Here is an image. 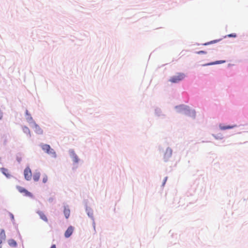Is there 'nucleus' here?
Segmentation results:
<instances>
[{"instance_id":"nucleus-1","label":"nucleus","mask_w":248,"mask_h":248,"mask_svg":"<svg viewBox=\"0 0 248 248\" xmlns=\"http://www.w3.org/2000/svg\"><path fill=\"white\" fill-rule=\"evenodd\" d=\"M41 147L42 149V150L47 153V154L50 155L51 156L53 157H56V154L54 150L51 148L50 146L46 144H43L41 145Z\"/></svg>"},{"instance_id":"nucleus-2","label":"nucleus","mask_w":248,"mask_h":248,"mask_svg":"<svg viewBox=\"0 0 248 248\" xmlns=\"http://www.w3.org/2000/svg\"><path fill=\"white\" fill-rule=\"evenodd\" d=\"M179 109L180 110L179 111L180 112H182V113L185 115L194 117L195 116V112L194 111H192L191 115L190 114V110L188 107L180 106L179 107Z\"/></svg>"},{"instance_id":"nucleus-3","label":"nucleus","mask_w":248,"mask_h":248,"mask_svg":"<svg viewBox=\"0 0 248 248\" xmlns=\"http://www.w3.org/2000/svg\"><path fill=\"white\" fill-rule=\"evenodd\" d=\"M185 75L183 73H178L176 75L172 77L170 81L172 83H177L183 79Z\"/></svg>"},{"instance_id":"nucleus-4","label":"nucleus","mask_w":248,"mask_h":248,"mask_svg":"<svg viewBox=\"0 0 248 248\" xmlns=\"http://www.w3.org/2000/svg\"><path fill=\"white\" fill-rule=\"evenodd\" d=\"M24 175L26 180L29 181L31 179L32 176L31 171L29 167L25 168L24 171Z\"/></svg>"},{"instance_id":"nucleus-5","label":"nucleus","mask_w":248,"mask_h":248,"mask_svg":"<svg viewBox=\"0 0 248 248\" xmlns=\"http://www.w3.org/2000/svg\"><path fill=\"white\" fill-rule=\"evenodd\" d=\"M17 189L18 190V191L21 193L24 194L25 196H29V197H31L32 195L29 192L28 190H27L24 188L18 186H17Z\"/></svg>"},{"instance_id":"nucleus-6","label":"nucleus","mask_w":248,"mask_h":248,"mask_svg":"<svg viewBox=\"0 0 248 248\" xmlns=\"http://www.w3.org/2000/svg\"><path fill=\"white\" fill-rule=\"evenodd\" d=\"M74 228L72 226H69L64 233V236L66 238L70 237L73 232Z\"/></svg>"},{"instance_id":"nucleus-7","label":"nucleus","mask_w":248,"mask_h":248,"mask_svg":"<svg viewBox=\"0 0 248 248\" xmlns=\"http://www.w3.org/2000/svg\"><path fill=\"white\" fill-rule=\"evenodd\" d=\"M37 213L38 214V215L40 216V217L42 220H43L44 221L46 222H48L47 218L44 212L41 211H38L37 212Z\"/></svg>"},{"instance_id":"nucleus-8","label":"nucleus","mask_w":248,"mask_h":248,"mask_svg":"<svg viewBox=\"0 0 248 248\" xmlns=\"http://www.w3.org/2000/svg\"><path fill=\"white\" fill-rule=\"evenodd\" d=\"M172 155V150L170 148H167L166 149L165 155L164 158L166 160H167Z\"/></svg>"},{"instance_id":"nucleus-9","label":"nucleus","mask_w":248,"mask_h":248,"mask_svg":"<svg viewBox=\"0 0 248 248\" xmlns=\"http://www.w3.org/2000/svg\"><path fill=\"white\" fill-rule=\"evenodd\" d=\"M236 126V125L225 126V125H224L222 124H220L219 125V127L220 129L221 130H226V129H232V128H234V127H235Z\"/></svg>"},{"instance_id":"nucleus-10","label":"nucleus","mask_w":248,"mask_h":248,"mask_svg":"<svg viewBox=\"0 0 248 248\" xmlns=\"http://www.w3.org/2000/svg\"><path fill=\"white\" fill-rule=\"evenodd\" d=\"M63 213L66 218H68L69 217L70 214V210L68 207H64Z\"/></svg>"},{"instance_id":"nucleus-11","label":"nucleus","mask_w":248,"mask_h":248,"mask_svg":"<svg viewBox=\"0 0 248 248\" xmlns=\"http://www.w3.org/2000/svg\"><path fill=\"white\" fill-rule=\"evenodd\" d=\"M5 233L3 230H1L0 232V245L2 243V240L5 239Z\"/></svg>"},{"instance_id":"nucleus-12","label":"nucleus","mask_w":248,"mask_h":248,"mask_svg":"<svg viewBox=\"0 0 248 248\" xmlns=\"http://www.w3.org/2000/svg\"><path fill=\"white\" fill-rule=\"evenodd\" d=\"M1 172L3 174H4L7 177H9L10 176V174L9 172V170L5 168H2L1 169Z\"/></svg>"},{"instance_id":"nucleus-13","label":"nucleus","mask_w":248,"mask_h":248,"mask_svg":"<svg viewBox=\"0 0 248 248\" xmlns=\"http://www.w3.org/2000/svg\"><path fill=\"white\" fill-rule=\"evenodd\" d=\"M40 173L39 172H36L34 173L33 175V179L35 181H38L39 180Z\"/></svg>"},{"instance_id":"nucleus-14","label":"nucleus","mask_w":248,"mask_h":248,"mask_svg":"<svg viewBox=\"0 0 248 248\" xmlns=\"http://www.w3.org/2000/svg\"><path fill=\"white\" fill-rule=\"evenodd\" d=\"M225 62H226L225 61H216L215 62H211V63H209L206 64L204 65H209L221 64V63H225Z\"/></svg>"},{"instance_id":"nucleus-15","label":"nucleus","mask_w":248,"mask_h":248,"mask_svg":"<svg viewBox=\"0 0 248 248\" xmlns=\"http://www.w3.org/2000/svg\"><path fill=\"white\" fill-rule=\"evenodd\" d=\"M72 159H73V161L75 162V163H78V156H77V155L75 154L74 153H73L72 154Z\"/></svg>"},{"instance_id":"nucleus-16","label":"nucleus","mask_w":248,"mask_h":248,"mask_svg":"<svg viewBox=\"0 0 248 248\" xmlns=\"http://www.w3.org/2000/svg\"><path fill=\"white\" fill-rule=\"evenodd\" d=\"M9 244L10 246L13 247H16V242L14 240H11L9 242Z\"/></svg>"},{"instance_id":"nucleus-17","label":"nucleus","mask_w":248,"mask_h":248,"mask_svg":"<svg viewBox=\"0 0 248 248\" xmlns=\"http://www.w3.org/2000/svg\"><path fill=\"white\" fill-rule=\"evenodd\" d=\"M47 181V176L46 175H44L43 178V182L46 183Z\"/></svg>"},{"instance_id":"nucleus-18","label":"nucleus","mask_w":248,"mask_h":248,"mask_svg":"<svg viewBox=\"0 0 248 248\" xmlns=\"http://www.w3.org/2000/svg\"><path fill=\"white\" fill-rule=\"evenodd\" d=\"M198 54H206V52L204 51H199L196 52Z\"/></svg>"},{"instance_id":"nucleus-19","label":"nucleus","mask_w":248,"mask_h":248,"mask_svg":"<svg viewBox=\"0 0 248 248\" xmlns=\"http://www.w3.org/2000/svg\"><path fill=\"white\" fill-rule=\"evenodd\" d=\"M23 130L25 132H28V133H30V130L28 128V127H26L25 126L24 128H23Z\"/></svg>"},{"instance_id":"nucleus-20","label":"nucleus","mask_w":248,"mask_h":248,"mask_svg":"<svg viewBox=\"0 0 248 248\" xmlns=\"http://www.w3.org/2000/svg\"><path fill=\"white\" fill-rule=\"evenodd\" d=\"M228 36L229 37H235L236 36V35L235 33H232V34H230L228 35Z\"/></svg>"},{"instance_id":"nucleus-21","label":"nucleus","mask_w":248,"mask_h":248,"mask_svg":"<svg viewBox=\"0 0 248 248\" xmlns=\"http://www.w3.org/2000/svg\"><path fill=\"white\" fill-rule=\"evenodd\" d=\"M217 42V40H214L213 41H211L210 42H209V43H205L204 44V45H209L210 44H212V43H216Z\"/></svg>"},{"instance_id":"nucleus-22","label":"nucleus","mask_w":248,"mask_h":248,"mask_svg":"<svg viewBox=\"0 0 248 248\" xmlns=\"http://www.w3.org/2000/svg\"><path fill=\"white\" fill-rule=\"evenodd\" d=\"M167 180V177H165V179H164V182H163V186H164Z\"/></svg>"},{"instance_id":"nucleus-23","label":"nucleus","mask_w":248,"mask_h":248,"mask_svg":"<svg viewBox=\"0 0 248 248\" xmlns=\"http://www.w3.org/2000/svg\"><path fill=\"white\" fill-rule=\"evenodd\" d=\"M50 248H56V245H54H54H52L51 246V247H50Z\"/></svg>"},{"instance_id":"nucleus-24","label":"nucleus","mask_w":248,"mask_h":248,"mask_svg":"<svg viewBox=\"0 0 248 248\" xmlns=\"http://www.w3.org/2000/svg\"><path fill=\"white\" fill-rule=\"evenodd\" d=\"M93 226L94 230L95 231V224L94 222L93 223Z\"/></svg>"},{"instance_id":"nucleus-25","label":"nucleus","mask_w":248,"mask_h":248,"mask_svg":"<svg viewBox=\"0 0 248 248\" xmlns=\"http://www.w3.org/2000/svg\"><path fill=\"white\" fill-rule=\"evenodd\" d=\"M17 160H18V162H20V160H21V159L20 158H18Z\"/></svg>"},{"instance_id":"nucleus-26","label":"nucleus","mask_w":248,"mask_h":248,"mask_svg":"<svg viewBox=\"0 0 248 248\" xmlns=\"http://www.w3.org/2000/svg\"><path fill=\"white\" fill-rule=\"evenodd\" d=\"M42 133H43L42 130L40 129V133L42 134Z\"/></svg>"},{"instance_id":"nucleus-27","label":"nucleus","mask_w":248,"mask_h":248,"mask_svg":"<svg viewBox=\"0 0 248 248\" xmlns=\"http://www.w3.org/2000/svg\"><path fill=\"white\" fill-rule=\"evenodd\" d=\"M26 114H27V115H29L28 110L26 111Z\"/></svg>"},{"instance_id":"nucleus-28","label":"nucleus","mask_w":248,"mask_h":248,"mask_svg":"<svg viewBox=\"0 0 248 248\" xmlns=\"http://www.w3.org/2000/svg\"><path fill=\"white\" fill-rule=\"evenodd\" d=\"M0 248H1V246H0Z\"/></svg>"}]
</instances>
